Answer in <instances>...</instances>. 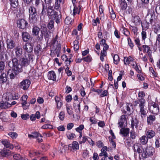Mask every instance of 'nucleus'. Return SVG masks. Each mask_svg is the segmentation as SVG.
I'll return each mask as SVG.
<instances>
[{
	"instance_id": "nucleus-48",
	"label": "nucleus",
	"mask_w": 160,
	"mask_h": 160,
	"mask_svg": "<svg viewBox=\"0 0 160 160\" xmlns=\"http://www.w3.org/2000/svg\"><path fill=\"white\" fill-rule=\"evenodd\" d=\"M113 59L114 63L115 64H117L119 61V58L118 55L115 54L113 57Z\"/></svg>"
},
{
	"instance_id": "nucleus-9",
	"label": "nucleus",
	"mask_w": 160,
	"mask_h": 160,
	"mask_svg": "<svg viewBox=\"0 0 160 160\" xmlns=\"http://www.w3.org/2000/svg\"><path fill=\"white\" fill-rule=\"evenodd\" d=\"M127 118L128 117L126 115H122L121 116L118 123L120 128L124 127L125 126L124 123L127 124Z\"/></svg>"
},
{
	"instance_id": "nucleus-31",
	"label": "nucleus",
	"mask_w": 160,
	"mask_h": 160,
	"mask_svg": "<svg viewBox=\"0 0 160 160\" xmlns=\"http://www.w3.org/2000/svg\"><path fill=\"white\" fill-rule=\"evenodd\" d=\"M153 28L154 30V32L158 34L160 32V25L156 23L155 24L153 27Z\"/></svg>"
},
{
	"instance_id": "nucleus-63",
	"label": "nucleus",
	"mask_w": 160,
	"mask_h": 160,
	"mask_svg": "<svg viewBox=\"0 0 160 160\" xmlns=\"http://www.w3.org/2000/svg\"><path fill=\"white\" fill-rule=\"evenodd\" d=\"M108 91L107 90H104L100 95V97H103L105 96H107L108 94Z\"/></svg>"
},
{
	"instance_id": "nucleus-25",
	"label": "nucleus",
	"mask_w": 160,
	"mask_h": 160,
	"mask_svg": "<svg viewBox=\"0 0 160 160\" xmlns=\"http://www.w3.org/2000/svg\"><path fill=\"white\" fill-rule=\"evenodd\" d=\"M49 79L55 81L56 79V75L55 72L53 71L49 72L48 75Z\"/></svg>"
},
{
	"instance_id": "nucleus-52",
	"label": "nucleus",
	"mask_w": 160,
	"mask_h": 160,
	"mask_svg": "<svg viewBox=\"0 0 160 160\" xmlns=\"http://www.w3.org/2000/svg\"><path fill=\"white\" fill-rule=\"evenodd\" d=\"M72 22V19L69 17H67L65 20V22L66 24L68 25L70 24Z\"/></svg>"
},
{
	"instance_id": "nucleus-22",
	"label": "nucleus",
	"mask_w": 160,
	"mask_h": 160,
	"mask_svg": "<svg viewBox=\"0 0 160 160\" xmlns=\"http://www.w3.org/2000/svg\"><path fill=\"white\" fill-rule=\"evenodd\" d=\"M156 120V117L154 115H149L147 118V122L148 125H152L153 122Z\"/></svg>"
},
{
	"instance_id": "nucleus-33",
	"label": "nucleus",
	"mask_w": 160,
	"mask_h": 160,
	"mask_svg": "<svg viewBox=\"0 0 160 160\" xmlns=\"http://www.w3.org/2000/svg\"><path fill=\"white\" fill-rule=\"evenodd\" d=\"M68 147L72 148L73 149H78L79 148L78 143L76 141L73 142L72 144L69 145Z\"/></svg>"
},
{
	"instance_id": "nucleus-15",
	"label": "nucleus",
	"mask_w": 160,
	"mask_h": 160,
	"mask_svg": "<svg viewBox=\"0 0 160 160\" xmlns=\"http://www.w3.org/2000/svg\"><path fill=\"white\" fill-rule=\"evenodd\" d=\"M119 4L121 11H123L126 9L127 5L125 0H119Z\"/></svg>"
},
{
	"instance_id": "nucleus-38",
	"label": "nucleus",
	"mask_w": 160,
	"mask_h": 160,
	"mask_svg": "<svg viewBox=\"0 0 160 160\" xmlns=\"http://www.w3.org/2000/svg\"><path fill=\"white\" fill-rule=\"evenodd\" d=\"M41 50L42 48L40 45H38L35 48L34 51L35 53L37 54V55H39L41 51Z\"/></svg>"
},
{
	"instance_id": "nucleus-24",
	"label": "nucleus",
	"mask_w": 160,
	"mask_h": 160,
	"mask_svg": "<svg viewBox=\"0 0 160 160\" xmlns=\"http://www.w3.org/2000/svg\"><path fill=\"white\" fill-rule=\"evenodd\" d=\"M11 106V105L7 102L1 101L0 102V108L2 109L8 108Z\"/></svg>"
},
{
	"instance_id": "nucleus-12",
	"label": "nucleus",
	"mask_w": 160,
	"mask_h": 160,
	"mask_svg": "<svg viewBox=\"0 0 160 160\" xmlns=\"http://www.w3.org/2000/svg\"><path fill=\"white\" fill-rule=\"evenodd\" d=\"M149 109L151 113L155 114H158L159 112L158 106L156 103H154L151 106Z\"/></svg>"
},
{
	"instance_id": "nucleus-5",
	"label": "nucleus",
	"mask_w": 160,
	"mask_h": 160,
	"mask_svg": "<svg viewBox=\"0 0 160 160\" xmlns=\"http://www.w3.org/2000/svg\"><path fill=\"white\" fill-rule=\"evenodd\" d=\"M29 20L30 23L34 24L38 20V15L36 8L33 6H31L29 9Z\"/></svg>"
},
{
	"instance_id": "nucleus-53",
	"label": "nucleus",
	"mask_w": 160,
	"mask_h": 160,
	"mask_svg": "<svg viewBox=\"0 0 160 160\" xmlns=\"http://www.w3.org/2000/svg\"><path fill=\"white\" fill-rule=\"evenodd\" d=\"M133 21L136 24H138L141 22L140 18L139 16H135L134 17Z\"/></svg>"
},
{
	"instance_id": "nucleus-14",
	"label": "nucleus",
	"mask_w": 160,
	"mask_h": 160,
	"mask_svg": "<svg viewBox=\"0 0 160 160\" xmlns=\"http://www.w3.org/2000/svg\"><path fill=\"white\" fill-rule=\"evenodd\" d=\"M7 48L8 49H11L15 46V43L11 39H7L6 41Z\"/></svg>"
},
{
	"instance_id": "nucleus-27",
	"label": "nucleus",
	"mask_w": 160,
	"mask_h": 160,
	"mask_svg": "<svg viewBox=\"0 0 160 160\" xmlns=\"http://www.w3.org/2000/svg\"><path fill=\"white\" fill-rule=\"evenodd\" d=\"M140 143L142 145H145L147 143L148 138L147 137L143 135L139 138Z\"/></svg>"
},
{
	"instance_id": "nucleus-40",
	"label": "nucleus",
	"mask_w": 160,
	"mask_h": 160,
	"mask_svg": "<svg viewBox=\"0 0 160 160\" xmlns=\"http://www.w3.org/2000/svg\"><path fill=\"white\" fill-rule=\"evenodd\" d=\"M66 108L67 113L69 115H71L73 113L72 108L71 106L68 105H66Z\"/></svg>"
},
{
	"instance_id": "nucleus-29",
	"label": "nucleus",
	"mask_w": 160,
	"mask_h": 160,
	"mask_svg": "<svg viewBox=\"0 0 160 160\" xmlns=\"http://www.w3.org/2000/svg\"><path fill=\"white\" fill-rule=\"evenodd\" d=\"M28 137L29 138H38L39 137H42V136L38 132H35L32 133V134H28Z\"/></svg>"
},
{
	"instance_id": "nucleus-34",
	"label": "nucleus",
	"mask_w": 160,
	"mask_h": 160,
	"mask_svg": "<svg viewBox=\"0 0 160 160\" xmlns=\"http://www.w3.org/2000/svg\"><path fill=\"white\" fill-rule=\"evenodd\" d=\"M48 5H46L43 3L42 4V8L40 14L42 15H45L46 13V11L47 10Z\"/></svg>"
},
{
	"instance_id": "nucleus-13",
	"label": "nucleus",
	"mask_w": 160,
	"mask_h": 160,
	"mask_svg": "<svg viewBox=\"0 0 160 160\" xmlns=\"http://www.w3.org/2000/svg\"><path fill=\"white\" fill-rule=\"evenodd\" d=\"M142 50L143 53H146L148 55L152 54V51L150 46L143 45L142 46Z\"/></svg>"
},
{
	"instance_id": "nucleus-46",
	"label": "nucleus",
	"mask_w": 160,
	"mask_h": 160,
	"mask_svg": "<svg viewBox=\"0 0 160 160\" xmlns=\"http://www.w3.org/2000/svg\"><path fill=\"white\" fill-rule=\"evenodd\" d=\"M106 40L104 39H101V40L100 41V44L101 46H103V48H109V46L106 43Z\"/></svg>"
},
{
	"instance_id": "nucleus-35",
	"label": "nucleus",
	"mask_w": 160,
	"mask_h": 160,
	"mask_svg": "<svg viewBox=\"0 0 160 160\" xmlns=\"http://www.w3.org/2000/svg\"><path fill=\"white\" fill-rule=\"evenodd\" d=\"M22 49L19 47L17 46L15 49L16 56L20 57L22 54Z\"/></svg>"
},
{
	"instance_id": "nucleus-61",
	"label": "nucleus",
	"mask_w": 160,
	"mask_h": 160,
	"mask_svg": "<svg viewBox=\"0 0 160 160\" xmlns=\"http://www.w3.org/2000/svg\"><path fill=\"white\" fill-rule=\"evenodd\" d=\"M123 33L126 36H128L129 34H130L129 32L127 30V29L124 28H123Z\"/></svg>"
},
{
	"instance_id": "nucleus-26",
	"label": "nucleus",
	"mask_w": 160,
	"mask_h": 160,
	"mask_svg": "<svg viewBox=\"0 0 160 160\" xmlns=\"http://www.w3.org/2000/svg\"><path fill=\"white\" fill-rule=\"evenodd\" d=\"M8 59V56L7 53H4L2 52L0 54V60L1 62H5Z\"/></svg>"
},
{
	"instance_id": "nucleus-16",
	"label": "nucleus",
	"mask_w": 160,
	"mask_h": 160,
	"mask_svg": "<svg viewBox=\"0 0 160 160\" xmlns=\"http://www.w3.org/2000/svg\"><path fill=\"white\" fill-rule=\"evenodd\" d=\"M80 103L78 101H75L73 103V108L75 112L77 113L80 112Z\"/></svg>"
},
{
	"instance_id": "nucleus-28",
	"label": "nucleus",
	"mask_w": 160,
	"mask_h": 160,
	"mask_svg": "<svg viewBox=\"0 0 160 160\" xmlns=\"http://www.w3.org/2000/svg\"><path fill=\"white\" fill-rule=\"evenodd\" d=\"M155 132L152 130H149L146 132V135L148 138H152L155 135Z\"/></svg>"
},
{
	"instance_id": "nucleus-20",
	"label": "nucleus",
	"mask_w": 160,
	"mask_h": 160,
	"mask_svg": "<svg viewBox=\"0 0 160 160\" xmlns=\"http://www.w3.org/2000/svg\"><path fill=\"white\" fill-rule=\"evenodd\" d=\"M22 39L24 42L28 41L31 37L29 33L25 32H22Z\"/></svg>"
},
{
	"instance_id": "nucleus-37",
	"label": "nucleus",
	"mask_w": 160,
	"mask_h": 160,
	"mask_svg": "<svg viewBox=\"0 0 160 160\" xmlns=\"http://www.w3.org/2000/svg\"><path fill=\"white\" fill-rule=\"evenodd\" d=\"M39 31V28L37 26H35L32 28V32L33 35L36 36L38 34Z\"/></svg>"
},
{
	"instance_id": "nucleus-11",
	"label": "nucleus",
	"mask_w": 160,
	"mask_h": 160,
	"mask_svg": "<svg viewBox=\"0 0 160 160\" xmlns=\"http://www.w3.org/2000/svg\"><path fill=\"white\" fill-rule=\"evenodd\" d=\"M61 48V45L60 44H58L57 45L54 44L53 47L51 48V52L54 54L56 53L57 54V57H59V52Z\"/></svg>"
},
{
	"instance_id": "nucleus-56",
	"label": "nucleus",
	"mask_w": 160,
	"mask_h": 160,
	"mask_svg": "<svg viewBox=\"0 0 160 160\" xmlns=\"http://www.w3.org/2000/svg\"><path fill=\"white\" fill-rule=\"evenodd\" d=\"M4 44L3 42L0 40V52H2L4 51Z\"/></svg>"
},
{
	"instance_id": "nucleus-10",
	"label": "nucleus",
	"mask_w": 160,
	"mask_h": 160,
	"mask_svg": "<svg viewBox=\"0 0 160 160\" xmlns=\"http://www.w3.org/2000/svg\"><path fill=\"white\" fill-rule=\"evenodd\" d=\"M18 27L21 29L26 28L28 26V22L24 19H21L17 22Z\"/></svg>"
},
{
	"instance_id": "nucleus-6",
	"label": "nucleus",
	"mask_w": 160,
	"mask_h": 160,
	"mask_svg": "<svg viewBox=\"0 0 160 160\" xmlns=\"http://www.w3.org/2000/svg\"><path fill=\"white\" fill-rule=\"evenodd\" d=\"M33 56L30 53H28L25 56V57L21 58L20 61L17 59L18 64L21 65L22 68V67H26L29 64V62L31 60L33 61Z\"/></svg>"
},
{
	"instance_id": "nucleus-43",
	"label": "nucleus",
	"mask_w": 160,
	"mask_h": 160,
	"mask_svg": "<svg viewBox=\"0 0 160 160\" xmlns=\"http://www.w3.org/2000/svg\"><path fill=\"white\" fill-rule=\"evenodd\" d=\"M52 16V18H54L55 19H61V15L60 14V12H55V13H53V14H52V16Z\"/></svg>"
},
{
	"instance_id": "nucleus-45",
	"label": "nucleus",
	"mask_w": 160,
	"mask_h": 160,
	"mask_svg": "<svg viewBox=\"0 0 160 160\" xmlns=\"http://www.w3.org/2000/svg\"><path fill=\"white\" fill-rule=\"evenodd\" d=\"M64 0H56L55 6L56 9H58L59 8L61 3V2H63Z\"/></svg>"
},
{
	"instance_id": "nucleus-49",
	"label": "nucleus",
	"mask_w": 160,
	"mask_h": 160,
	"mask_svg": "<svg viewBox=\"0 0 160 160\" xmlns=\"http://www.w3.org/2000/svg\"><path fill=\"white\" fill-rule=\"evenodd\" d=\"M5 62L0 61V72H1L4 71L5 68Z\"/></svg>"
},
{
	"instance_id": "nucleus-19",
	"label": "nucleus",
	"mask_w": 160,
	"mask_h": 160,
	"mask_svg": "<svg viewBox=\"0 0 160 160\" xmlns=\"http://www.w3.org/2000/svg\"><path fill=\"white\" fill-rule=\"evenodd\" d=\"M8 156L9 157V158H11L12 156L14 160H28L26 158H23L22 157H21L20 155L19 154H16L13 155V153H11V155Z\"/></svg>"
},
{
	"instance_id": "nucleus-44",
	"label": "nucleus",
	"mask_w": 160,
	"mask_h": 160,
	"mask_svg": "<svg viewBox=\"0 0 160 160\" xmlns=\"http://www.w3.org/2000/svg\"><path fill=\"white\" fill-rule=\"evenodd\" d=\"M41 29L40 34L38 36L37 38L38 40L39 41H41L42 40L44 36L43 32H44V30H43L42 27Z\"/></svg>"
},
{
	"instance_id": "nucleus-2",
	"label": "nucleus",
	"mask_w": 160,
	"mask_h": 160,
	"mask_svg": "<svg viewBox=\"0 0 160 160\" xmlns=\"http://www.w3.org/2000/svg\"><path fill=\"white\" fill-rule=\"evenodd\" d=\"M145 103L146 100L143 98L139 99L137 101H135L133 103V105L134 106H136L138 104L139 108L138 114L140 116L142 119L146 117L148 112V110L147 109Z\"/></svg>"
},
{
	"instance_id": "nucleus-3",
	"label": "nucleus",
	"mask_w": 160,
	"mask_h": 160,
	"mask_svg": "<svg viewBox=\"0 0 160 160\" xmlns=\"http://www.w3.org/2000/svg\"><path fill=\"white\" fill-rule=\"evenodd\" d=\"M155 19V15L154 12L153 11H151L147 14L146 17V21L142 22H141L143 30H146L147 29L149 26V22L150 23L152 24Z\"/></svg>"
},
{
	"instance_id": "nucleus-50",
	"label": "nucleus",
	"mask_w": 160,
	"mask_h": 160,
	"mask_svg": "<svg viewBox=\"0 0 160 160\" xmlns=\"http://www.w3.org/2000/svg\"><path fill=\"white\" fill-rule=\"evenodd\" d=\"M74 43V46L73 48L74 50L76 51H77L78 50L79 46L78 45V41L75 40L73 42Z\"/></svg>"
},
{
	"instance_id": "nucleus-64",
	"label": "nucleus",
	"mask_w": 160,
	"mask_h": 160,
	"mask_svg": "<svg viewBox=\"0 0 160 160\" xmlns=\"http://www.w3.org/2000/svg\"><path fill=\"white\" fill-rule=\"evenodd\" d=\"M59 118L61 120H63L64 118V113L62 112H60L59 115Z\"/></svg>"
},
{
	"instance_id": "nucleus-47",
	"label": "nucleus",
	"mask_w": 160,
	"mask_h": 160,
	"mask_svg": "<svg viewBox=\"0 0 160 160\" xmlns=\"http://www.w3.org/2000/svg\"><path fill=\"white\" fill-rule=\"evenodd\" d=\"M67 138L70 140H72L75 137V134L74 133L68 132L66 134Z\"/></svg>"
},
{
	"instance_id": "nucleus-42",
	"label": "nucleus",
	"mask_w": 160,
	"mask_h": 160,
	"mask_svg": "<svg viewBox=\"0 0 160 160\" xmlns=\"http://www.w3.org/2000/svg\"><path fill=\"white\" fill-rule=\"evenodd\" d=\"M136 148H137V151L138 153H141L142 152L143 149L142 147H139L137 145H134V148L135 151L136 150Z\"/></svg>"
},
{
	"instance_id": "nucleus-57",
	"label": "nucleus",
	"mask_w": 160,
	"mask_h": 160,
	"mask_svg": "<svg viewBox=\"0 0 160 160\" xmlns=\"http://www.w3.org/2000/svg\"><path fill=\"white\" fill-rule=\"evenodd\" d=\"M109 48H103V50L101 51V55L102 56H106L107 55V50Z\"/></svg>"
},
{
	"instance_id": "nucleus-54",
	"label": "nucleus",
	"mask_w": 160,
	"mask_h": 160,
	"mask_svg": "<svg viewBox=\"0 0 160 160\" xmlns=\"http://www.w3.org/2000/svg\"><path fill=\"white\" fill-rule=\"evenodd\" d=\"M12 99H13L12 95V94L10 93L7 94V96L5 98V99L7 101L12 100Z\"/></svg>"
},
{
	"instance_id": "nucleus-55",
	"label": "nucleus",
	"mask_w": 160,
	"mask_h": 160,
	"mask_svg": "<svg viewBox=\"0 0 160 160\" xmlns=\"http://www.w3.org/2000/svg\"><path fill=\"white\" fill-rule=\"evenodd\" d=\"M110 16L111 18L112 19H114L116 18V15L114 12L113 9H112L111 11L110 12Z\"/></svg>"
},
{
	"instance_id": "nucleus-32",
	"label": "nucleus",
	"mask_w": 160,
	"mask_h": 160,
	"mask_svg": "<svg viewBox=\"0 0 160 160\" xmlns=\"http://www.w3.org/2000/svg\"><path fill=\"white\" fill-rule=\"evenodd\" d=\"M81 8V7L80 5H78V7L74 6V8L73 10V15L74 16L77 13L78 14H79L80 12V10Z\"/></svg>"
},
{
	"instance_id": "nucleus-30",
	"label": "nucleus",
	"mask_w": 160,
	"mask_h": 160,
	"mask_svg": "<svg viewBox=\"0 0 160 160\" xmlns=\"http://www.w3.org/2000/svg\"><path fill=\"white\" fill-rule=\"evenodd\" d=\"M10 3L12 8H15L18 5V0H10Z\"/></svg>"
},
{
	"instance_id": "nucleus-39",
	"label": "nucleus",
	"mask_w": 160,
	"mask_h": 160,
	"mask_svg": "<svg viewBox=\"0 0 160 160\" xmlns=\"http://www.w3.org/2000/svg\"><path fill=\"white\" fill-rule=\"evenodd\" d=\"M43 30H44V35L45 38H48L49 36V33L50 32L48 31L47 28L45 27H42Z\"/></svg>"
},
{
	"instance_id": "nucleus-58",
	"label": "nucleus",
	"mask_w": 160,
	"mask_h": 160,
	"mask_svg": "<svg viewBox=\"0 0 160 160\" xmlns=\"http://www.w3.org/2000/svg\"><path fill=\"white\" fill-rule=\"evenodd\" d=\"M10 137L12 138H15L18 136V134L16 132H10L9 134Z\"/></svg>"
},
{
	"instance_id": "nucleus-21",
	"label": "nucleus",
	"mask_w": 160,
	"mask_h": 160,
	"mask_svg": "<svg viewBox=\"0 0 160 160\" xmlns=\"http://www.w3.org/2000/svg\"><path fill=\"white\" fill-rule=\"evenodd\" d=\"M139 121L136 118H132L131 120V127L132 128H134V127L137 128L138 127Z\"/></svg>"
},
{
	"instance_id": "nucleus-41",
	"label": "nucleus",
	"mask_w": 160,
	"mask_h": 160,
	"mask_svg": "<svg viewBox=\"0 0 160 160\" xmlns=\"http://www.w3.org/2000/svg\"><path fill=\"white\" fill-rule=\"evenodd\" d=\"M54 21L53 20H49L47 26L49 29H53L54 28Z\"/></svg>"
},
{
	"instance_id": "nucleus-60",
	"label": "nucleus",
	"mask_w": 160,
	"mask_h": 160,
	"mask_svg": "<svg viewBox=\"0 0 160 160\" xmlns=\"http://www.w3.org/2000/svg\"><path fill=\"white\" fill-rule=\"evenodd\" d=\"M130 134L131 138L133 139H134L136 136V133L134 131H131Z\"/></svg>"
},
{
	"instance_id": "nucleus-18",
	"label": "nucleus",
	"mask_w": 160,
	"mask_h": 160,
	"mask_svg": "<svg viewBox=\"0 0 160 160\" xmlns=\"http://www.w3.org/2000/svg\"><path fill=\"white\" fill-rule=\"evenodd\" d=\"M23 49L28 52L30 53L32 51L33 48L31 45L29 43H27L23 46Z\"/></svg>"
},
{
	"instance_id": "nucleus-51",
	"label": "nucleus",
	"mask_w": 160,
	"mask_h": 160,
	"mask_svg": "<svg viewBox=\"0 0 160 160\" xmlns=\"http://www.w3.org/2000/svg\"><path fill=\"white\" fill-rule=\"evenodd\" d=\"M84 125L81 124L79 125L78 127L76 128L75 129V130L77 132L79 133H80V132H82V131L84 129Z\"/></svg>"
},
{
	"instance_id": "nucleus-8",
	"label": "nucleus",
	"mask_w": 160,
	"mask_h": 160,
	"mask_svg": "<svg viewBox=\"0 0 160 160\" xmlns=\"http://www.w3.org/2000/svg\"><path fill=\"white\" fill-rule=\"evenodd\" d=\"M30 84V81L28 79H26L23 80L20 83L19 86L21 88L25 90L28 89Z\"/></svg>"
},
{
	"instance_id": "nucleus-4",
	"label": "nucleus",
	"mask_w": 160,
	"mask_h": 160,
	"mask_svg": "<svg viewBox=\"0 0 160 160\" xmlns=\"http://www.w3.org/2000/svg\"><path fill=\"white\" fill-rule=\"evenodd\" d=\"M2 143L6 148H4L2 151H1V154L2 156L5 157H8L11 155V151L8 148L12 149L13 148V146L12 144L9 142L7 140L2 141Z\"/></svg>"
},
{
	"instance_id": "nucleus-1",
	"label": "nucleus",
	"mask_w": 160,
	"mask_h": 160,
	"mask_svg": "<svg viewBox=\"0 0 160 160\" xmlns=\"http://www.w3.org/2000/svg\"><path fill=\"white\" fill-rule=\"evenodd\" d=\"M8 66L12 69H9L7 72L8 74H9L10 79H13L21 72L23 70L21 65L18 64L17 59L14 58L12 59V61L8 62Z\"/></svg>"
},
{
	"instance_id": "nucleus-59",
	"label": "nucleus",
	"mask_w": 160,
	"mask_h": 160,
	"mask_svg": "<svg viewBox=\"0 0 160 160\" xmlns=\"http://www.w3.org/2000/svg\"><path fill=\"white\" fill-rule=\"evenodd\" d=\"M128 43L129 45L130 48H132L133 47L134 45L133 43L132 42L131 39L129 38H128Z\"/></svg>"
},
{
	"instance_id": "nucleus-23",
	"label": "nucleus",
	"mask_w": 160,
	"mask_h": 160,
	"mask_svg": "<svg viewBox=\"0 0 160 160\" xmlns=\"http://www.w3.org/2000/svg\"><path fill=\"white\" fill-rule=\"evenodd\" d=\"M121 128L120 131V133L122 134L123 136H127L129 132V129L128 128H124L123 127Z\"/></svg>"
},
{
	"instance_id": "nucleus-17",
	"label": "nucleus",
	"mask_w": 160,
	"mask_h": 160,
	"mask_svg": "<svg viewBox=\"0 0 160 160\" xmlns=\"http://www.w3.org/2000/svg\"><path fill=\"white\" fill-rule=\"evenodd\" d=\"M7 80V77L6 73L3 72H2L0 76V83L3 84L6 82Z\"/></svg>"
},
{
	"instance_id": "nucleus-7",
	"label": "nucleus",
	"mask_w": 160,
	"mask_h": 160,
	"mask_svg": "<svg viewBox=\"0 0 160 160\" xmlns=\"http://www.w3.org/2000/svg\"><path fill=\"white\" fill-rule=\"evenodd\" d=\"M154 152V149L152 147H149L146 148L144 150H143L142 153V157L145 158L148 157L150 155H152Z\"/></svg>"
},
{
	"instance_id": "nucleus-62",
	"label": "nucleus",
	"mask_w": 160,
	"mask_h": 160,
	"mask_svg": "<svg viewBox=\"0 0 160 160\" xmlns=\"http://www.w3.org/2000/svg\"><path fill=\"white\" fill-rule=\"evenodd\" d=\"M96 145L99 148L103 147V144L102 142L101 141H98L96 143Z\"/></svg>"
},
{
	"instance_id": "nucleus-36",
	"label": "nucleus",
	"mask_w": 160,
	"mask_h": 160,
	"mask_svg": "<svg viewBox=\"0 0 160 160\" xmlns=\"http://www.w3.org/2000/svg\"><path fill=\"white\" fill-rule=\"evenodd\" d=\"M133 58L131 57H129L128 58L125 57L124 59V63L126 65H129L130 64V62L133 61Z\"/></svg>"
}]
</instances>
